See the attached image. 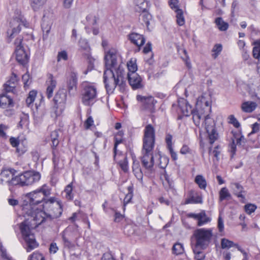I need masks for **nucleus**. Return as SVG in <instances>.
Here are the masks:
<instances>
[{"mask_svg": "<svg viewBox=\"0 0 260 260\" xmlns=\"http://www.w3.org/2000/svg\"><path fill=\"white\" fill-rule=\"evenodd\" d=\"M104 61L103 81L107 93L110 94L119 83L124 68L121 64L117 67V54L115 50H110L105 53Z\"/></svg>", "mask_w": 260, "mask_h": 260, "instance_id": "obj_1", "label": "nucleus"}, {"mask_svg": "<svg viewBox=\"0 0 260 260\" xmlns=\"http://www.w3.org/2000/svg\"><path fill=\"white\" fill-rule=\"evenodd\" d=\"M155 142V131L151 124H147L144 129L143 137V156L141 158L143 167L146 170L152 171L154 164L152 151Z\"/></svg>", "mask_w": 260, "mask_h": 260, "instance_id": "obj_2", "label": "nucleus"}, {"mask_svg": "<svg viewBox=\"0 0 260 260\" xmlns=\"http://www.w3.org/2000/svg\"><path fill=\"white\" fill-rule=\"evenodd\" d=\"M199 103V109L203 110L206 114L205 116V129L208 134V138L211 145L218 138V133L216 128V123L214 120L210 117L211 112V102L207 101L205 97L202 96L200 100L197 101Z\"/></svg>", "mask_w": 260, "mask_h": 260, "instance_id": "obj_3", "label": "nucleus"}, {"mask_svg": "<svg viewBox=\"0 0 260 260\" xmlns=\"http://www.w3.org/2000/svg\"><path fill=\"white\" fill-rule=\"evenodd\" d=\"M50 194V190L46 184H44L40 188L26 195V204L23 207V210L26 209L39 208L37 207L40 204H44L47 199L45 198Z\"/></svg>", "mask_w": 260, "mask_h": 260, "instance_id": "obj_4", "label": "nucleus"}, {"mask_svg": "<svg viewBox=\"0 0 260 260\" xmlns=\"http://www.w3.org/2000/svg\"><path fill=\"white\" fill-rule=\"evenodd\" d=\"M212 237V229H197L193 231L191 236V243L192 246L200 247L201 249H206L211 243Z\"/></svg>", "mask_w": 260, "mask_h": 260, "instance_id": "obj_5", "label": "nucleus"}, {"mask_svg": "<svg viewBox=\"0 0 260 260\" xmlns=\"http://www.w3.org/2000/svg\"><path fill=\"white\" fill-rule=\"evenodd\" d=\"M45 215L52 221L60 217L63 211V205L60 200H57L55 197H51L41 204Z\"/></svg>", "mask_w": 260, "mask_h": 260, "instance_id": "obj_6", "label": "nucleus"}, {"mask_svg": "<svg viewBox=\"0 0 260 260\" xmlns=\"http://www.w3.org/2000/svg\"><path fill=\"white\" fill-rule=\"evenodd\" d=\"M19 228L22 238L25 243V247L27 252H30L39 246L35 236L31 233V230L34 229L33 226L30 224L28 219H25L20 224Z\"/></svg>", "mask_w": 260, "mask_h": 260, "instance_id": "obj_7", "label": "nucleus"}, {"mask_svg": "<svg viewBox=\"0 0 260 260\" xmlns=\"http://www.w3.org/2000/svg\"><path fill=\"white\" fill-rule=\"evenodd\" d=\"M41 178L39 172L35 171H27L15 176L11 179V184L19 185L21 186H29L39 181Z\"/></svg>", "mask_w": 260, "mask_h": 260, "instance_id": "obj_8", "label": "nucleus"}, {"mask_svg": "<svg viewBox=\"0 0 260 260\" xmlns=\"http://www.w3.org/2000/svg\"><path fill=\"white\" fill-rule=\"evenodd\" d=\"M24 211L26 214L32 218L30 221H29V219H28L30 224L33 226L34 229L42 223L51 221L49 218H48L47 215H45L43 209L33 207L32 209H26Z\"/></svg>", "mask_w": 260, "mask_h": 260, "instance_id": "obj_9", "label": "nucleus"}, {"mask_svg": "<svg viewBox=\"0 0 260 260\" xmlns=\"http://www.w3.org/2000/svg\"><path fill=\"white\" fill-rule=\"evenodd\" d=\"M177 103V104H173L172 106V110L175 111L178 115L177 120H181L184 116H189L192 107L188 101L184 98H180Z\"/></svg>", "mask_w": 260, "mask_h": 260, "instance_id": "obj_10", "label": "nucleus"}, {"mask_svg": "<svg viewBox=\"0 0 260 260\" xmlns=\"http://www.w3.org/2000/svg\"><path fill=\"white\" fill-rule=\"evenodd\" d=\"M23 41L22 37H18L14 41V45L16 59L20 64L24 66L28 62L29 56L24 49Z\"/></svg>", "mask_w": 260, "mask_h": 260, "instance_id": "obj_11", "label": "nucleus"}, {"mask_svg": "<svg viewBox=\"0 0 260 260\" xmlns=\"http://www.w3.org/2000/svg\"><path fill=\"white\" fill-rule=\"evenodd\" d=\"M97 97L96 88L93 85H86L82 93V102L87 106H92L96 101Z\"/></svg>", "mask_w": 260, "mask_h": 260, "instance_id": "obj_12", "label": "nucleus"}, {"mask_svg": "<svg viewBox=\"0 0 260 260\" xmlns=\"http://www.w3.org/2000/svg\"><path fill=\"white\" fill-rule=\"evenodd\" d=\"M11 27H12L9 38L12 39L15 35L18 34L21 30V25H23L25 28H29V23L26 20L23 15L20 14L17 16L13 18L12 21L10 22Z\"/></svg>", "mask_w": 260, "mask_h": 260, "instance_id": "obj_13", "label": "nucleus"}, {"mask_svg": "<svg viewBox=\"0 0 260 260\" xmlns=\"http://www.w3.org/2000/svg\"><path fill=\"white\" fill-rule=\"evenodd\" d=\"M138 101L142 103L143 109L147 110L151 113L155 112V104L157 101L152 96H144L141 95H137Z\"/></svg>", "mask_w": 260, "mask_h": 260, "instance_id": "obj_14", "label": "nucleus"}, {"mask_svg": "<svg viewBox=\"0 0 260 260\" xmlns=\"http://www.w3.org/2000/svg\"><path fill=\"white\" fill-rule=\"evenodd\" d=\"M127 80L133 90L141 89L144 87L142 78L137 73H128Z\"/></svg>", "mask_w": 260, "mask_h": 260, "instance_id": "obj_15", "label": "nucleus"}, {"mask_svg": "<svg viewBox=\"0 0 260 260\" xmlns=\"http://www.w3.org/2000/svg\"><path fill=\"white\" fill-rule=\"evenodd\" d=\"M127 39L130 42L136 45L137 49L135 52H139L140 51L141 47L144 45L146 42V39L143 35L140 34L132 32L127 35Z\"/></svg>", "mask_w": 260, "mask_h": 260, "instance_id": "obj_16", "label": "nucleus"}, {"mask_svg": "<svg viewBox=\"0 0 260 260\" xmlns=\"http://www.w3.org/2000/svg\"><path fill=\"white\" fill-rule=\"evenodd\" d=\"M78 84V73L72 71L67 78V87L69 93L76 91Z\"/></svg>", "mask_w": 260, "mask_h": 260, "instance_id": "obj_17", "label": "nucleus"}, {"mask_svg": "<svg viewBox=\"0 0 260 260\" xmlns=\"http://www.w3.org/2000/svg\"><path fill=\"white\" fill-rule=\"evenodd\" d=\"M60 235L65 247L71 249L75 247V244L73 242V233L71 231L66 229L61 232Z\"/></svg>", "mask_w": 260, "mask_h": 260, "instance_id": "obj_18", "label": "nucleus"}, {"mask_svg": "<svg viewBox=\"0 0 260 260\" xmlns=\"http://www.w3.org/2000/svg\"><path fill=\"white\" fill-rule=\"evenodd\" d=\"M199 103H198L196 105V108L195 109H191V111H190V115L192 116V120L194 124L197 126H199L200 124V120L201 118L206 115V114L203 111L199 109Z\"/></svg>", "mask_w": 260, "mask_h": 260, "instance_id": "obj_19", "label": "nucleus"}, {"mask_svg": "<svg viewBox=\"0 0 260 260\" xmlns=\"http://www.w3.org/2000/svg\"><path fill=\"white\" fill-rule=\"evenodd\" d=\"M233 185L235 186L234 188L233 193L237 198L240 199V201L242 203L246 202L245 194L246 191L244 187L239 183H234Z\"/></svg>", "mask_w": 260, "mask_h": 260, "instance_id": "obj_20", "label": "nucleus"}, {"mask_svg": "<svg viewBox=\"0 0 260 260\" xmlns=\"http://www.w3.org/2000/svg\"><path fill=\"white\" fill-rule=\"evenodd\" d=\"M67 96V91L66 90L64 89L58 90L53 100L54 103V108L57 109L59 104H64L66 102Z\"/></svg>", "mask_w": 260, "mask_h": 260, "instance_id": "obj_21", "label": "nucleus"}, {"mask_svg": "<svg viewBox=\"0 0 260 260\" xmlns=\"http://www.w3.org/2000/svg\"><path fill=\"white\" fill-rule=\"evenodd\" d=\"M48 81L46 82L48 85L46 89V95L48 99H50L53 96V93L54 89L56 86L57 82L56 80L54 79V77L52 74H49L48 76Z\"/></svg>", "mask_w": 260, "mask_h": 260, "instance_id": "obj_22", "label": "nucleus"}, {"mask_svg": "<svg viewBox=\"0 0 260 260\" xmlns=\"http://www.w3.org/2000/svg\"><path fill=\"white\" fill-rule=\"evenodd\" d=\"M16 172V171L14 169H3L0 174V179L2 182L6 181L11 184V179L10 180V177H12V178L14 177L15 176H14L15 175Z\"/></svg>", "mask_w": 260, "mask_h": 260, "instance_id": "obj_23", "label": "nucleus"}, {"mask_svg": "<svg viewBox=\"0 0 260 260\" xmlns=\"http://www.w3.org/2000/svg\"><path fill=\"white\" fill-rule=\"evenodd\" d=\"M14 106L13 99L8 95L7 93H2L0 95V107L3 109L12 108Z\"/></svg>", "mask_w": 260, "mask_h": 260, "instance_id": "obj_24", "label": "nucleus"}, {"mask_svg": "<svg viewBox=\"0 0 260 260\" xmlns=\"http://www.w3.org/2000/svg\"><path fill=\"white\" fill-rule=\"evenodd\" d=\"M46 110L44 106L43 98L41 99L40 103H36V111L34 112V116L36 118L41 120L46 114Z\"/></svg>", "mask_w": 260, "mask_h": 260, "instance_id": "obj_25", "label": "nucleus"}, {"mask_svg": "<svg viewBox=\"0 0 260 260\" xmlns=\"http://www.w3.org/2000/svg\"><path fill=\"white\" fill-rule=\"evenodd\" d=\"M86 20L87 22V25L85 26V29L87 34H90L91 32L90 27L93 26L97 24L98 18L95 16L89 14L86 16Z\"/></svg>", "mask_w": 260, "mask_h": 260, "instance_id": "obj_26", "label": "nucleus"}, {"mask_svg": "<svg viewBox=\"0 0 260 260\" xmlns=\"http://www.w3.org/2000/svg\"><path fill=\"white\" fill-rule=\"evenodd\" d=\"M52 154V162L55 170L58 169V164L60 159V152L58 148H51Z\"/></svg>", "mask_w": 260, "mask_h": 260, "instance_id": "obj_27", "label": "nucleus"}, {"mask_svg": "<svg viewBox=\"0 0 260 260\" xmlns=\"http://www.w3.org/2000/svg\"><path fill=\"white\" fill-rule=\"evenodd\" d=\"M257 105L254 102H245L241 105L243 111L247 113L253 112L256 108Z\"/></svg>", "mask_w": 260, "mask_h": 260, "instance_id": "obj_28", "label": "nucleus"}, {"mask_svg": "<svg viewBox=\"0 0 260 260\" xmlns=\"http://www.w3.org/2000/svg\"><path fill=\"white\" fill-rule=\"evenodd\" d=\"M128 192L125 195V197L123 200V210L125 209L126 205L131 202V200L133 197V184L128 186L127 187Z\"/></svg>", "mask_w": 260, "mask_h": 260, "instance_id": "obj_29", "label": "nucleus"}, {"mask_svg": "<svg viewBox=\"0 0 260 260\" xmlns=\"http://www.w3.org/2000/svg\"><path fill=\"white\" fill-rule=\"evenodd\" d=\"M135 4L137 7L136 10L138 12H145L147 10V3L145 0H135Z\"/></svg>", "mask_w": 260, "mask_h": 260, "instance_id": "obj_30", "label": "nucleus"}, {"mask_svg": "<svg viewBox=\"0 0 260 260\" xmlns=\"http://www.w3.org/2000/svg\"><path fill=\"white\" fill-rule=\"evenodd\" d=\"M194 258L196 260H203L205 258V254L203 251L204 249H201L200 247L192 246Z\"/></svg>", "mask_w": 260, "mask_h": 260, "instance_id": "obj_31", "label": "nucleus"}, {"mask_svg": "<svg viewBox=\"0 0 260 260\" xmlns=\"http://www.w3.org/2000/svg\"><path fill=\"white\" fill-rule=\"evenodd\" d=\"M215 23L220 31H225L229 28L228 23L224 22L221 17H217L215 20Z\"/></svg>", "mask_w": 260, "mask_h": 260, "instance_id": "obj_32", "label": "nucleus"}, {"mask_svg": "<svg viewBox=\"0 0 260 260\" xmlns=\"http://www.w3.org/2000/svg\"><path fill=\"white\" fill-rule=\"evenodd\" d=\"M73 188V182H71L66 186L64 189V192L66 193V198L68 201H72L74 199Z\"/></svg>", "mask_w": 260, "mask_h": 260, "instance_id": "obj_33", "label": "nucleus"}, {"mask_svg": "<svg viewBox=\"0 0 260 260\" xmlns=\"http://www.w3.org/2000/svg\"><path fill=\"white\" fill-rule=\"evenodd\" d=\"M252 45L254 46L252 49L253 57L259 60H260V42L255 41L252 43Z\"/></svg>", "mask_w": 260, "mask_h": 260, "instance_id": "obj_34", "label": "nucleus"}, {"mask_svg": "<svg viewBox=\"0 0 260 260\" xmlns=\"http://www.w3.org/2000/svg\"><path fill=\"white\" fill-rule=\"evenodd\" d=\"M176 13V22L178 25L182 26L185 23V19L183 16V12L182 9H177L175 10Z\"/></svg>", "mask_w": 260, "mask_h": 260, "instance_id": "obj_35", "label": "nucleus"}, {"mask_svg": "<svg viewBox=\"0 0 260 260\" xmlns=\"http://www.w3.org/2000/svg\"><path fill=\"white\" fill-rule=\"evenodd\" d=\"M184 252V247L182 244L177 242L175 243L172 247V253L176 255H180Z\"/></svg>", "mask_w": 260, "mask_h": 260, "instance_id": "obj_36", "label": "nucleus"}, {"mask_svg": "<svg viewBox=\"0 0 260 260\" xmlns=\"http://www.w3.org/2000/svg\"><path fill=\"white\" fill-rule=\"evenodd\" d=\"M194 181L201 189H205L206 188L207 186L206 180L202 175H197L195 178Z\"/></svg>", "mask_w": 260, "mask_h": 260, "instance_id": "obj_37", "label": "nucleus"}, {"mask_svg": "<svg viewBox=\"0 0 260 260\" xmlns=\"http://www.w3.org/2000/svg\"><path fill=\"white\" fill-rule=\"evenodd\" d=\"M117 164L124 173H127L128 172V162L126 155L124 156L123 160L117 162Z\"/></svg>", "mask_w": 260, "mask_h": 260, "instance_id": "obj_38", "label": "nucleus"}, {"mask_svg": "<svg viewBox=\"0 0 260 260\" xmlns=\"http://www.w3.org/2000/svg\"><path fill=\"white\" fill-rule=\"evenodd\" d=\"M219 200L222 201L224 200L230 199L231 195L226 187L222 188L219 191Z\"/></svg>", "mask_w": 260, "mask_h": 260, "instance_id": "obj_39", "label": "nucleus"}, {"mask_svg": "<svg viewBox=\"0 0 260 260\" xmlns=\"http://www.w3.org/2000/svg\"><path fill=\"white\" fill-rule=\"evenodd\" d=\"M22 80L23 82L24 88L27 89L29 88L30 84L31 83V78L28 72L24 74L22 77Z\"/></svg>", "mask_w": 260, "mask_h": 260, "instance_id": "obj_40", "label": "nucleus"}, {"mask_svg": "<svg viewBox=\"0 0 260 260\" xmlns=\"http://www.w3.org/2000/svg\"><path fill=\"white\" fill-rule=\"evenodd\" d=\"M114 146L113 148V159L114 160L116 159V156L117 154V147L118 145L121 143H123L124 142V140L122 138L114 137Z\"/></svg>", "mask_w": 260, "mask_h": 260, "instance_id": "obj_41", "label": "nucleus"}, {"mask_svg": "<svg viewBox=\"0 0 260 260\" xmlns=\"http://www.w3.org/2000/svg\"><path fill=\"white\" fill-rule=\"evenodd\" d=\"M37 94V91L35 90H32L29 91L28 96L26 99V103L27 106L30 105L34 102Z\"/></svg>", "mask_w": 260, "mask_h": 260, "instance_id": "obj_42", "label": "nucleus"}, {"mask_svg": "<svg viewBox=\"0 0 260 260\" xmlns=\"http://www.w3.org/2000/svg\"><path fill=\"white\" fill-rule=\"evenodd\" d=\"M236 244L233 241L225 238L222 239L221 241V247L222 249H229L231 247L236 246Z\"/></svg>", "mask_w": 260, "mask_h": 260, "instance_id": "obj_43", "label": "nucleus"}, {"mask_svg": "<svg viewBox=\"0 0 260 260\" xmlns=\"http://www.w3.org/2000/svg\"><path fill=\"white\" fill-rule=\"evenodd\" d=\"M202 217L198 221L197 225L199 226H201L203 225L204 224L210 222L211 221V218L206 216V214L205 211H201Z\"/></svg>", "mask_w": 260, "mask_h": 260, "instance_id": "obj_44", "label": "nucleus"}, {"mask_svg": "<svg viewBox=\"0 0 260 260\" xmlns=\"http://www.w3.org/2000/svg\"><path fill=\"white\" fill-rule=\"evenodd\" d=\"M127 67L128 70V73H136L138 68L136 59L133 60L132 59L128 61L127 63Z\"/></svg>", "mask_w": 260, "mask_h": 260, "instance_id": "obj_45", "label": "nucleus"}, {"mask_svg": "<svg viewBox=\"0 0 260 260\" xmlns=\"http://www.w3.org/2000/svg\"><path fill=\"white\" fill-rule=\"evenodd\" d=\"M142 13L140 15L142 17V20L144 23L145 24L147 27L150 24V20L152 19L151 15L146 10L145 12H142Z\"/></svg>", "mask_w": 260, "mask_h": 260, "instance_id": "obj_46", "label": "nucleus"}, {"mask_svg": "<svg viewBox=\"0 0 260 260\" xmlns=\"http://www.w3.org/2000/svg\"><path fill=\"white\" fill-rule=\"evenodd\" d=\"M45 1L46 0H31V7L36 11L44 4Z\"/></svg>", "mask_w": 260, "mask_h": 260, "instance_id": "obj_47", "label": "nucleus"}, {"mask_svg": "<svg viewBox=\"0 0 260 260\" xmlns=\"http://www.w3.org/2000/svg\"><path fill=\"white\" fill-rule=\"evenodd\" d=\"M88 66L87 70L84 72V74H87L88 72L91 71L94 69V62L95 59L90 55L87 56Z\"/></svg>", "mask_w": 260, "mask_h": 260, "instance_id": "obj_48", "label": "nucleus"}, {"mask_svg": "<svg viewBox=\"0 0 260 260\" xmlns=\"http://www.w3.org/2000/svg\"><path fill=\"white\" fill-rule=\"evenodd\" d=\"M256 209L257 206L253 204L248 203L244 206V210L249 215L253 213Z\"/></svg>", "mask_w": 260, "mask_h": 260, "instance_id": "obj_49", "label": "nucleus"}, {"mask_svg": "<svg viewBox=\"0 0 260 260\" xmlns=\"http://www.w3.org/2000/svg\"><path fill=\"white\" fill-rule=\"evenodd\" d=\"M28 260H45V258L42 253L34 252L29 256Z\"/></svg>", "mask_w": 260, "mask_h": 260, "instance_id": "obj_50", "label": "nucleus"}, {"mask_svg": "<svg viewBox=\"0 0 260 260\" xmlns=\"http://www.w3.org/2000/svg\"><path fill=\"white\" fill-rule=\"evenodd\" d=\"M222 49V45L220 44H215L213 49L212 52H214V54H212V56L214 58H216L221 52Z\"/></svg>", "mask_w": 260, "mask_h": 260, "instance_id": "obj_51", "label": "nucleus"}, {"mask_svg": "<svg viewBox=\"0 0 260 260\" xmlns=\"http://www.w3.org/2000/svg\"><path fill=\"white\" fill-rule=\"evenodd\" d=\"M4 90L5 91V93H7L8 92H12L14 93L16 90V86L13 84H10L9 83L7 82L5 83L3 85Z\"/></svg>", "mask_w": 260, "mask_h": 260, "instance_id": "obj_52", "label": "nucleus"}, {"mask_svg": "<svg viewBox=\"0 0 260 260\" xmlns=\"http://www.w3.org/2000/svg\"><path fill=\"white\" fill-rule=\"evenodd\" d=\"M237 143H235V140L234 139H232V142L229 144L231 158H233L234 155L236 154L237 151Z\"/></svg>", "mask_w": 260, "mask_h": 260, "instance_id": "obj_53", "label": "nucleus"}, {"mask_svg": "<svg viewBox=\"0 0 260 260\" xmlns=\"http://www.w3.org/2000/svg\"><path fill=\"white\" fill-rule=\"evenodd\" d=\"M160 162L158 164V167L162 169L166 168L169 163V158L168 157L163 156L159 157Z\"/></svg>", "mask_w": 260, "mask_h": 260, "instance_id": "obj_54", "label": "nucleus"}, {"mask_svg": "<svg viewBox=\"0 0 260 260\" xmlns=\"http://www.w3.org/2000/svg\"><path fill=\"white\" fill-rule=\"evenodd\" d=\"M228 119L229 120V122L230 124H233L236 128H239L240 127V123L235 118L234 115H230Z\"/></svg>", "mask_w": 260, "mask_h": 260, "instance_id": "obj_55", "label": "nucleus"}, {"mask_svg": "<svg viewBox=\"0 0 260 260\" xmlns=\"http://www.w3.org/2000/svg\"><path fill=\"white\" fill-rule=\"evenodd\" d=\"M111 209L115 212L114 221L115 222H119L124 218V215H122L119 212L117 211L114 208H111Z\"/></svg>", "mask_w": 260, "mask_h": 260, "instance_id": "obj_56", "label": "nucleus"}, {"mask_svg": "<svg viewBox=\"0 0 260 260\" xmlns=\"http://www.w3.org/2000/svg\"><path fill=\"white\" fill-rule=\"evenodd\" d=\"M61 59L67 60L68 59V55L67 52L65 50L59 52L57 54V60L59 62Z\"/></svg>", "mask_w": 260, "mask_h": 260, "instance_id": "obj_57", "label": "nucleus"}, {"mask_svg": "<svg viewBox=\"0 0 260 260\" xmlns=\"http://www.w3.org/2000/svg\"><path fill=\"white\" fill-rule=\"evenodd\" d=\"M18 79L19 78L16 74L13 72L11 74V76L10 77V79L7 81V82L9 83L10 84H11L16 86L18 81Z\"/></svg>", "mask_w": 260, "mask_h": 260, "instance_id": "obj_58", "label": "nucleus"}, {"mask_svg": "<svg viewBox=\"0 0 260 260\" xmlns=\"http://www.w3.org/2000/svg\"><path fill=\"white\" fill-rule=\"evenodd\" d=\"M93 123L94 121L92 117L91 116H89L84 122V128L86 129L90 128V127L93 124Z\"/></svg>", "mask_w": 260, "mask_h": 260, "instance_id": "obj_59", "label": "nucleus"}, {"mask_svg": "<svg viewBox=\"0 0 260 260\" xmlns=\"http://www.w3.org/2000/svg\"><path fill=\"white\" fill-rule=\"evenodd\" d=\"M172 136L170 134H167L165 138L166 143L167 144V148L172 147H173V144H172Z\"/></svg>", "mask_w": 260, "mask_h": 260, "instance_id": "obj_60", "label": "nucleus"}, {"mask_svg": "<svg viewBox=\"0 0 260 260\" xmlns=\"http://www.w3.org/2000/svg\"><path fill=\"white\" fill-rule=\"evenodd\" d=\"M10 142L12 147H16V148L20 145L19 140L18 138L11 137Z\"/></svg>", "mask_w": 260, "mask_h": 260, "instance_id": "obj_61", "label": "nucleus"}, {"mask_svg": "<svg viewBox=\"0 0 260 260\" xmlns=\"http://www.w3.org/2000/svg\"><path fill=\"white\" fill-rule=\"evenodd\" d=\"M32 160L37 162L40 158V154L37 150H33L31 152Z\"/></svg>", "mask_w": 260, "mask_h": 260, "instance_id": "obj_62", "label": "nucleus"}, {"mask_svg": "<svg viewBox=\"0 0 260 260\" xmlns=\"http://www.w3.org/2000/svg\"><path fill=\"white\" fill-rule=\"evenodd\" d=\"M180 152L182 154L191 153V149L187 145H183L180 150Z\"/></svg>", "mask_w": 260, "mask_h": 260, "instance_id": "obj_63", "label": "nucleus"}, {"mask_svg": "<svg viewBox=\"0 0 260 260\" xmlns=\"http://www.w3.org/2000/svg\"><path fill=\"white\" fill-rule=\"evenodd\" d=\"M102 260H116L112 254L110 252L104 253L102 257Z\"/></svg>", "mask_w": 260, "mask_h": 260, "instance_id": "obj_64", "label": "nucleus"}]
</instances>
